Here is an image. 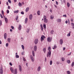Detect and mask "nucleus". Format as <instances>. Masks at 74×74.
<instances>
[{
    "mask_svg": "<svg viewBox=\"0 0 74 74\" xmlns=\"http://www.w3.org/2000/svg\"><path fill=\"white\" fill-rule=\"evenodd\" d=\"M44 38H45V36L44 35H42V36L40 38L41 41H44Z\"/></svg>",
    "mask_w": 74,
    "mask_h": 74,
    "instance_id": "obj_1",
    "label": "nucleus"
},
{
    "mask_svg": "<svg viewBox=\"0 0 74 74\" xmlns=\"http://www.w3.org/2000/svg\"><path fill=\"white\" fill-rule=\"evenodd\" d=\"M51 55V51H49L47 54V57L50 58Z\"/></svg>",
    "mask_w": 74,
    "mask_h": 74,
    "instance_id": "obj_2",
    "label": "nucleus"
},
{
    "mask_svg": "<svg viewBox=\"0 0 74 74\" xmlns=\"http://www.w3.org/2000/svg\"><path fill=\"white\" fill-rule=\"evenodd\" d=\"M52 40V37L50 38L49 37H48L47 38V40L48 42H51Z\"/></svg>",
    "mask_w": 74,
    "mask_h": 74,
    "instance_id": "obj_3",
    "label": "nucleus"
},
{
    "mask_svg": "<svg viewBox=\"0 0 74 74\" xmlns=\"http://www.w3.org/2000/svg\"><path fill=\"white\" fill-rule=\"evenodd\" d=\"M30 58L31 59L32 62H34V58L32 56H30Z\"/></svg>",
    "mask_w": 74,
    "mask_h": 74,
    "instance_id": "obj_4",
    "label": "nucleus"
},
{
    "mask_svg": "<svg viewBox=\"0 0 74 74\" xmlns=\"http://www.w3.org/2000/svg\"><path fill=\"white\" fill-rule=\"evenodd\" d=\"M0 73L1 74H3V71L2 67L0 69Z\"/></svg>",
    "mask_w": 74,
    "mask_h": 74,
    "instance_id": "obj_5",
    "label": "nucleus"
},
{
    "mask_svg": "<svg viewBox=\"0 0 74 74\" xmlns=\"http://www.w3.org/2000/svg\"><path fill=\"white\" fill-rule=\"evenodd\" d=\"M10 69L11 72H12V73H14V69H13L12 67L10 68Z\"/></svg>",
    "mask_w": 74,
    "mask_h": 74,
    "instance_id": "obj_6",
    "label": "nucleus"
},
{
    "mask_svg": "<svg viewBox=\"0 0 74 74\" xmlns=\"http://www.w3.org/2000/svg\"><path fill=\"white\" fill-rule=\"evenodd\" d=\"M38 39H36L35 40L34 42L35 44H37L38 43Z\"/></svg>",
    "mask_w": 74,
    "mask_h": 74,
    "instance_id": "obj_7",
    "label": "nucleus"
},
{
    "mask_svg": "<svg viewBox=\"0 0 74 74\" xmlns=\"http://www.w3.org/2000/svg\"><path fill=\"white\" fill-rule=\"evenodd\" d=\"M19 69L20 71L21 72V71H22V67L21 65H19Z\"/></svg>",
    "mask_w": 74,
    "mask_h": 74,
    "instance_id": "obj_8",
    "label": "nucleus"
},
{
    "mask_svg": "<svg viewBox=\"0 0 74 74\" xmlns=\"http://www.w3.org/2000/svg\"><path fill=\"white\" fill-rule=\"evenodd\" d=\"M37 46H35L34 47V51H37Z\"/></svg>",
    "mask_w": 74,
    "mask_h": 74,
    "instance_id": "obj_9",
    "label": "nucleus"
},
{
    "mask_svg": "<svg viewBox=\"0 0 74 74\" xmlns=\"http://www.w3.org/2000/svg\"><path fill=\"white\" fill-rule=\"evenodd\" d=\"M33 18V15L32 14H30L29 15V19L31 20L32 19V18Z\"/></svg>",
    "mask_w": 74,
    "mask_h": 74,
    "instance_id": "obj_10",
    "label": "nucleus"
},
{
    "mask_svg": "<svg viewBox=\"0 0 74 74\" xmlns=\"http://www.w3.org/2000/svg\"><path fill=\"white\" fill-rule=\"evenodd\" d=\"M44 21L45 23H48V20L47 19H44Z\"/></svg>",
    "mask_w": 74,
    "mask_h": 74,
    "instance_id": "obj_11",
    "label": "nucleus"
},
{
    "mask_svg": "<svg viewBox=\"0 0 74 74\" xmlns=\"http://www.w3.org/2000/svg\"><path fill=\"white\" fill-rule=\"evenodd\" d=\"M60 44L61 45H62L63 44V40L62 39L60 40Z\"/></svg>",
    "mask_w": 74,
    "mask_h": 74,
    "instance_id": "obj_12",
    "label": "nucleus"
},
{
    "mask_svg": "<svg viewBox=\"0 0 74 74\" xmlns=\"http://www.w3.org/2000/svg\"><path fill=\"white\" fill-rule=\"evenodd\" d=\"M22 28V26H21V25H19L18 26V29L19 30H21V28Z\"/></svg>",
    "mask_w": 74,
    "mask_h": 74,
    "instance_id": "obj_13",
    "label": "nucleus"
},
{
    "mask_svg": "<svg viewBox=\"0 0 74 74\" xmlns=\"http://www.w3.org/2000/svg\"><path fill=\"white\" fill-rule=\"evenodd\" d=\"M5 21L6 23H8V19L7 18H5Z\"/></svg>",
    "mask_w": 74,
    "mask_h": 74,
    "instance_id": "obj_14",
    "label": "nucleus"
},
{
    "mask_svg": "<svg viewBox=\"0 0 74 74\" xmlns=\"http://www.w3.org/2000/svg\"><path fill=\"white\" fill-rule=\"evenodd\" d=\"M57 21L58 22H60L62 21V20L60 19H58L57 20Z\"/></svg>",
    "mask_w": 74,
    "mask_h": 74,
    "instance_id": "obj_15",
    "label": "nucleus"
},
{
    "mask_svg": "<svg viewBox=\"0 0 74 74\" xmlns=\"http://www.w3.org/2000/svg\"><path fill=\"white\" fill-rule=\"evenodd\" d=\"M4 38L5 39H6L7 38V34L5 33L4 34Z\"/></svg>",
    "mask_w": 74,
    "mask_h": 74,
    "instance_id": "obj_16",
    "label": "nucleus"
},
{
    "mask_svg": "<svg viewBox=\"0 0 74 74\" xmlns=\"http://www.w3.org/2000/svg\"><path fill=\"white\" fill-rule=\"evenodd\" d=\"M41 70V67L40 66H39L38 67V71H40V70Z\"/></svg>",
    "mask_w": 74,
    "mask_h": 74,
    "instance_id": "obj_17",
    "label": "nucleus"
},
{
    "mask_svg": "<svg viewBox=\"0 0 74 74\" xmlns=\"http://www.w3.org/2000/svg\"><path fill=\"white\" fill-rule=\"evenodd\" d=\"M17 69H16L14 70V74H17Z\"/></svg>",
    "mask_w": 74,
    "mask_h": 74,
    "instance_id": "obj_18",
    "label": "nucleus"
},
{
    "mask_svg": "<svg viewBox=\"0 0 74 74\" xmlns=\"http://www.w3.org/2000/svg\"><path fill=\"white\" fill-rule=\"evenodd\" d=\"M29 7L27 8L26 9V10H25L26 12H27V11H29Z\"/></svg>",
    "mask_w": 74,
    "mask_h": 74,
    "instance_id": "obj_19",
    "label": "nucleus"
},
{
    "mask_svg": "<svg viewBox=\"0 0 74 74\" xmlns=\"http://www.w3.org/2000/svg\"><path fill=\"white\" fill-rule=\"evenodd\" d=\"M18 5L19 7H22V4L21 2H19L18 3Z\"/></svg>",
    "mask_w": 74,
    "mask_h": 74,
    "instance_id": "obj_20",
    "label": "nucleus"
},
{
    "mask_svg": "<svg viewBox=\"0 0 74 74\" xmlns=\"http://www.w3.org/2000/svg\"><path fill=\"white\" fill-rule=\"evenodd\" d=\"M27 22V18H26L25 20V23H26Z\"/></svg>",
    "mask_w": 74,
    "mask_h": 74,
    "instance_id": "obj_21",
    "label": "nucleus"
},
{
    "mask_svg": "<svg viewBox=\"0 0 74 74\" xmlns=\"http://www.w3.org/2000/svg\"><path fill=\"white\" fill-rule=\"evenodd\" d=\"M51 47H48V50L49 51V52H51Z\"/></svg>",
    "mask_w": 74,
    "mask_h": 74,
    "instance_id": "obj_22",
    "label": "nucleus"
},
{
    "mask_svg": "<svg viewBox=\"0 0 74 74\" xmlns=\"http://www.w3.org/2000/svg\"><path fill=\"white\" fill-rule=\"evenodd\" d=\"M37 14L38 15H40V11L39 10L38 11Z\"/></svg>",
    "mask_w": 74,
    "mask_h": 74,
    "instance_id": "obj_23",
    "label": "nucleus"
},
{
    "mask_svg": "<svg viewBox=\"0 0 74 74\" xmlns=\"http://www.w3.org/2000/svg\"><path fill=\"white\" fill-rule=\"evenodd\" d=\"M71 33V32L70 31V32H69V34H67V36L68 37H69V36H70V34Z\"/></svg>",
    "mask_w": 74,
    "mask_h": 74,
    "instance_id": "obj_24",
    "label": "nucleus"
},
{
    "mask_svg": "<svg viewBox=\"0 0 74 74\" xmlns=\"http://www.w3.org/2000/svg\"><path fill=\"white\" fill-rule=\"evenodd\" d=\"M57 48V47L56 46V45H54V47L53 48V49H56V48Z\"/></svg>",
    "mask_w": 74,
    "mask_h": 74,
    "instance_id": "obj_25",
    "label": "nucleus"
},
{
    "mask_svg": "<svg viewBox=\"0 0 74 74\" xmlns=\"http://www.w3.org/2000/svg\"><path fill=\"white\" fill-rule=\"evenodd\" d=\"M14 13H18V12H19V10H17L16 11H15L14 12Z\"/></svg>",
    "mask_w": 74,
    "mask_h": 74,
    "instance_id": "obj_26",
    "label": "nucleus"
},
{
    "mask_svg": "<svg viewBox=\"0 0 74 74\" xmlns=\"http://www.w3.org/2000/svg\"><path fill=\"white\" fill-rule=\"evenodd\" d=\"M53 18H54V17L53 16H51L50 17V19H53Z\"/></svg>",
    "mask_w": 74,
    "mask_h": 74,
    "instance_id": "obj_27",
    "label": "nucleus"
},
{
    "mask_svg": "<svg viewBox=\"0 0 74 74\" xmlns=\"http://www.w3.org/2000/svg\"><path fill=\"white\" fill-rule=\"evenodd\" d=\"M65 60V59H64V58L63 57L62 58V62L64 61Z\"/></svg>",
    "mask_w": 74,
    "mask_h": 74,
    "instance_id": "obj_28",
    "label": "nucleus"
},
{
    "mask_svg": "<svg viewBox=\"0 0 74 74\" xmlns=\"http://www.w3.org/2000/svg\"><path fill=\"white\" fill-rule=\"evenodd\" d=\"M43 51H44V53H45V52H46V48H44L43 49Z\"/></svg>",
    "mask_w": 74,
    "mask_h": 74,
    "instance_id": "obj_29",
    "label": "nucleus"
},
{
    "mask_svg": "<svg viewBox=\"0 0 74 74\" xmlns=\"http://www.w3.org/2000/svg\"><path fill=\"white\" fill-rule=\"evenodd\" d=\"M67 5L68 7H70V4L69 2L67 3Z\"/></svg>",
    "mask_w": 74,
    "mask_h": 74,
    "instance_id": "obj_30",
    "label": "nucleus"
},
{
    "mask_svg": "<svg viewBox=\"0 0 74 74\" xmlns=\"http://www.w3.org/2000/svg\"><path fill=\"white\" fill-rule=\"evenodd\" d=\"M21 47H22V48L23 49V50H24V49H25V47H24L23 45H22Z\"/></svg>",
    "mask_w": 74,
    "mask_h": 74,
    "instance_id": "obj_31",
    "label": "nucleus"
},
{
    "mask_svg": "<svg viewBox=\"0 0 74 74\" xmlns=\"http://www.w3.org/2000/svg\"><path fill=\"white\" fill-rule=\"evenodd\" d=\"M67 62L68 64H69L70 63V60H67Z\"/></svg>",
    "mask_w": 74,
    "mask_h": 74,
    "instance_id": "obj_32",
    "label": "nucleus"
},
{
    "mask_svg": "<svg viewBox=\"0 0 74 74\" xmlns=\"http://www.w3.org/2000/svg\"><path fill=\"white\" fill-rule=\"evenodd\" d=\"M43 18L44 19H47V16H46L45 15H44L43 16Z\"/></svg>",
    "mask_w": 74,
    "mask_h": 74,
    "instance_id": "obj_33",
    "label": "nucleus"
},
{
    "mask_svg": "<svg viewBox=\"0 0 74 74\" xmlns=\"http://www.w3.org/2000/svg\"><path fill=\"white\" fill-rule=\"evenodd\" d=\"M67 73L68 74H70L71 73H70V71H67Z\"/></svg>",
    "mask_w": 74,
    "mask_h": 74,
    "instance_id": "obj_34",
    "label": "nucleus"
},
{
    "mask_svg": "<svg viewBox=\"0 0 74 74\" xmlns=\"http://www.w3.org/2000/svg\"><path fill=\"white\" fill-rule=\"evenodd\" d=\"M8 42H10V41H11V38H8Z\"/></svg>",
    "mask_w": 74,
    "mask_h": 74,
    "instance_id": "obj_35",
    "label": "nucleus"
},
{
    "mask_svg": "<svg viewBox=\"0 0 74 74\" xmlns=\"http://www.w3.org/2000/svg\"><path fill=\"white\" fill-rule=\"evenodd\" d=\"M1 25H2V21L0 20V26H1Z\"/></svg>",
    "mask_w": 74,
    "mask_h": 74,
    "instance_id": "obj_36",
    "label": "nucleus"
},
{
    "mask_svg": "<svg viewBox=\"0 0 74 74\" xmlns=\"http://www.w3.org/2000/svg\"><path fill=\"white\" fill-rule=\"evenodd\" d=\"M74 66V62H73L72 64V67H73V66Z\"/></svg>",
    "mask_w": 74,
    "mask_h": 74,
    "instance_id": "obj_37",
    "label": "nucleus"
},
{
    "mask_svg": "<svg viewBox=\"0 0 74 74\" xmlns=\"http://www.w3.org/2000/svg\"><path fill=\"white\" fill-rule=\"evenodd\" d=\"M16 58H19V56L18 55H17L16 56Z\"/></svg>",
    "mask_w": 74,
    "mask_h": 74,
    "instance_id": "obj_38",
    "label": "nucleus"
},
{
    "mask_svg": "<svg viewBox=\"0 0 74 74\" xmlns=\"http://www.w3.org/2000/svg\"><path fill=\"white\" fill-rule=\"evenodd\" d=\"M43 27H44V29H46V25H45V24L44 25Z\"/></svg>",
    "mask_w": 74,
    "mask_h": 74,
    "instance_id": "obj_39",
    "label": "nucleus"
},
{
    "mask_svg": "<svg viewBox=\"0 0 74 74\" xmlns=\"http://www.w3.org/2000/svg\"><path fill=\"white\" fill-rule=\"evenodd\" d=\"M71 26H74V23H71Z\"/></svg>",
    "mask_w": 74,
    "mask_h": 74,
    "instance_id": "obj_40",
    "label": "nucleus"
},
{
    "mask_svg": "<svg viewBox=\"0 0 74 74\" xmlns=\"http://www.w3.org/2000/svg\"><path fill=\"white\" fill-rule=\"evenodd\" d=\"M1 12L3 15H4V11H3V10H2Z\"/></svg>",
    "mask_w": 74,
    "mask_h": 74,
    "instance_id": "obj_41",
    "label": "nucleus"
},
{
    "mask_svg": "<svg viewBox=\"0 0 74 74\" xmlns=\"http://www.w3.org/2000/svg\"><path fill=\"white\" fill-rule=\"evenodd\" d=\"M52 60H51L50 61V65H52Z\"/></svg>",
    "mask_w": 74,
    "mask_h": 74,
    "instance_id": "obj_42",
    "label": "nucleus"
},
{
    "mask_svg": "<svg viewBox=\"0 0 74 74\" xmlns=\"http://www.w3.org/2000/svg\"><path fill=\"white\" fill-rule=\"evenodd\" d=\"M53 31L51 30V34H53Z\"/></svg>",
    "mask_w": 74,
    "mask_h": 74,
    "instance_id": "obj_43",
    "label": "nucleus"
},
{
    "mask_svg": "<svg viewBox=\"0 0 74 74\" xmlns=\"http://www.w3.org/2000/svg\"><path fill=\"white\" fill-rule=\"evenodd\" d=\"M7 14H9V12H10V11L8 10H7Z\"/></svg>",
    "mask_w": 74,
    "mask_h": 74,
    "instance_id": "obj_44",
    "label": "nucleus"
},
{
    "mask_svg": "<svg viewBox=\"0 0 74 74\" xmlns=\"http://www.w3.org/2000/svg\"><path fill=\"white\" fill-rule=\"evenodd\" d=\"M0 16L1 18H3V16L1 14H0Z\"/></svg>",
    "mask_w": 74,
    "mask_h": 74,
    "instance_id": "obj_45",
    "label": "nucleus"
},
{
    "mask_svg": "<svg viewBox=\"0 0 74 74\" xmlns=\"http://www.w3.org/2000/svg\"><path fill=\"white\" fill-rule=\"evenodd\" d=\"M18 19V16H16V20L17 21Z\"/></svg>",
    "mask_w": 74,
    "mask_h": 74,
    "instance_id": "obj_46",
    "label": "nucleus"
},
{
    "mask_svg": "<svg viewBox=\"0 0 74 74\" xmlns=\"http://www.w3.org/2000/svg\"><path fill=\"white\" fill-rule=\"evenodd\" d=\"M8 2L9 3H11V1L10 0H8Z\"/></svg>",
    "mask_w": 74,
    "mask_h": 74,
    "instance_id": "obj_47",
    "label": "nucleus"
},
{
    "mask_svg": "<svg viewBox=\"0 0 74 74\" xmlns=\"http://www.w3.org/2000/svg\"><path fill=\"white\" fill-rule=\"evenodd\" d=\"M21 14H22V15H23L24 14V12H21Z\"/></svg>",
    "mask_w": 74,
    "mask_h": 74,
    "instance_id": "obj_48",
    "label": "nucleus"
},
{
    "mask_svg": "<svg viewBox=\"0 0 74 74\" xmlns=\"http://www.w3.org/2000/svg\"><path fill=\"white\" fill-rule=\"evenodd\" d=\"M11 27L12 29H14V27H13L12 26H11Z\"/></svg>",
    "mask_w": 74,
    "mask_h": 74,
    "instance_id": "obj_49",
    "label": "nucleus"
},
{
    "mask_svg": "<svg viewBox=\"0 0 74 74\" xmlns=\"http://www.w3.org/2000/svg\"><path fill=\"white\" fill-rule=\"evenodd\" d=\"M63 16H64V17H66H66H67V16H66V14H65V15H63Z\"/></svg>",
    "mask_w": 74,
    "mask_h": 74,
    "instance_id": "obj_50",
    "label": "nucleus"
},
{
    "mask_svg": "<svg viewBox=\"0 0 74 74\" xmlns=\"http://www.w3.org/2000/svg\"><path fill=\"white\" fill-rule=\"evenodd\" d=\"M56 4L57 5H58V1H56Z\"/></svg>",
    "mask_w": 74,
    "mask_h": 74,
    "instance_id": "obj_51",
    "label": "nucleus"
},
{
    "mask_svg": "<svg viewBox=\"0 0 74 74\" xmlns=\"http://www.w3.org/2000/svg\"><path fill=\"white\" fill-rule=\"evenodd\" d=\"M32 54L33 56H34H34H35V55L34 54V53H32Z\"/></svg>",
    "mask_w": 74,
    "mask_h": 74,
    "instance_id": "obj_52",
    "label": "nucleus"
},
{
    "mask_svg": "<svg viewBox=\"0 0 74 74\" xmlns=\"http://www.w3.org/2000/svg\"><path fill=\"white\" fill-rule=\"evenodd\" d=\"M6 47H8V43H6Z\"/></svg>",
    "mask_w": 74,
    "mask_h": 74,
    "instance_id": "obj_53",
    "label": "nucleus"
},
{
    "mask_svg": "<svg viewBox=\"0 0 74 74\" xmlns=\"http://www.w3.org/2000/svg\"><path fill=\"white\" fill-rule=\"evenodd\" d=\"M68 21L69 24L70 25V20L69 19H68Z\"/></svg>",
    "mask_w": 74,
    "mask_h": 74,
    "instance_id": "obj_54",
    "label": "nucleus"
},
{
    "mask_svg": "<svg viewBox=\"0 0 74 74\" xmlns=\"http://www.w3.org/2000/svg\"><path fill=\"white\" fill-rule=\"evenodd\" d=\"M9 64L10 65V66H12V63L11 62H10L9 63Z\"/></svg>",
    "mask_w": 74,
    "mask_h": 74,
    "instance_id": "obj_55",
    "label": "nucleus"
},
{
    "mask_svg": "<svg viewBox=\"0 0 74 74\" xmlns=\"http://www.w3.org/2000/svg\"><path fill=\"white\" fill-rule=\"evenodd\" d=\"M23 60H24V61H26V59L25 58H23Z\"/></svg>",
    "mask_w": 74,
    "mask_h": 74,
    "instance_id": "obj_56",
    "label": "nucleus"
},
{
    "mask_svg": "<svg viewBox=\"0 0 74 74\" xmlns=\"http://www.w3.org/2000/svg\"><path fill=\"white\" fill-rule=\"evenodd\" d=\"M65 23H66L67 24L68 23V21H67V20H66V21H65Z\"/></svg>",
    "mask_w": 74,
    "mask_h": 74,
    "instance_id": "obj_57",
    "label": "nucleus"
},
{
    "mask_svg": "<svg viewBox=\"0 0 74 74\" xmlns=\"http://www.w3.org/2000/svg\"><path fill=\"white\" fill-rule=\"evenodd\" d=\"M60 63H59V62H57V64H59Z\"/></svg>",
    "mask_w": 74,
    "mask_h": 74,
    "instance_id": "obj_58",
    "label": "nucleus"
},
{
    "mask_svg": "<svg viewBox=\"0 0 74 74\" xmlns=\"http://www.w3.org/2000/svg\"><path fill=\"white\" fill-rule=\"evenodd\" d=\"M45 62H46V61H47V58H46V57L45 58Z\"/></svg>",
    "mask_w": 74,
    "mask_h": 74,
    "instance_id": "obj_59",
    "label": "nucleus"
},
{
    "mask_svg": "<svg viewBox=\"0 0 74 74\" xmlns=\"http://www.w3.org/2000/svg\"><path fill=\"white\" fill-rule=\"evenodd\" d=\"M32 53H34V51H32Z\"/></svg>",
    "mask_w": 74,
    "mask_h": 74,
    "instance_id": "obj_60",
    "label": "nucleus"
},
{
    "mask_svg": "<svg viewBox=\"0 0 74 74\" xmlns=\"http://www.w3.org/2000/svg\"><path fill=\"white\" fill-rule=\"evenodd\" d=\"M65 49H66V48L65 47H64L63 48V50L64 51V50H65Z\"/></svg>",
    "mask_w": 74,
    "mask_h": 74,
    "instance_id": "obj_61",
    "label": "nucleus"
},
{
    "mask_svg": "<svg viewBox=\"0 0 74 74\" xmlns=\"http://www.w3.org/2000/svg\"><path fill=\"white\" fill-rule=\"evenodd\" d=\"M8 9H10V7L9 6H8Z\"/></svg>",
    "mask_w": 74,
    "mask_h": 74,
    "instance_id": "obj_62",
    "label": "nucleus"
},
{
    "mask_svg": "<svg viewBox=\"0 0 74 74\" xmlns=\"http://www.w3.org/2000/svg\"><path fill=\"white\" fill-rule=\"evenodd\" d=\"M6 4L7 5H8V2L7 1L6 2Z\"/></svg>",
    "mask_w": 74,
    "mask_h": 74,
    "instance_id": "obj_63",
    "label": "nucleus"
},
{
    "mask_svg": "<svg viewBox=\"0 0 74 74\" xmlns=\"http://www.w3.org/2000/svg\"><path fill=\"white\" fill-rule=\"evenodd\" d=\"M71 55V53H70L69 54H68V55Z\"/></svg>",
    "mask_w": 74,
    "mask_h": 74,
    "instance_id": "obj_64",
    "label": "nucleus"
}]
</instances>
